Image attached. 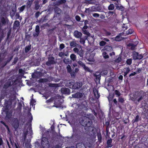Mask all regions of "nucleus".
I'll return each mask as SVG.
<instances>
[{"label":"nucleus","instance_id":"nucleus-1","mask_svg":"<svg viewBox=\"0 0 148 148\" xmlns=\"http://www.w3.org/2000/svg\"><path fill=\"white\" fill-rule=\"evenodd\" d=\"M10 102L7 100L5 101L4 104V107L2 108V114H6L5 119L8 121H9L10 120L12 116V112L11 111H9V108L10 107V104H9Z\"/></svg>","mask_w":148,"mask_h":148},{"label":"nucleus","instance_id":"nucleus-2","mask_svg":"<svg viewBox=\"0 0 148 148\" xmlns=\"http://www.w3.org/2000/svg\"><path fill=\"white\" fill-rule=\"evenodd\" d=\"M32 134V131L31 127H28L27 130H24L23 134V138L22 139L23 141L25 142V145L27 148L29 147L30 143L31 141L30 139H26L27 135L30 136V138H31V135Z\"/></svg>","mask_w":148,"mask_h":148},{"label":"nucleus","instance_id":"nucleus-3","mask_svg":"<svg viewBox=\"0 0 148 148\" xmlns=\"http://www.w3.org/2000/svg\"><path fill=\"white\" fill-rule=\"evenodd\" d=\"M87 102L85 100H84L80 103H74L73 105L75 110L78 111L83 110H85L87 106Z\"/></svg>","mask_w":148,"mask_h":148},{"label":"nucleus","instance_id":"nucleus-4","mask_svg":"<svg viewBox=\"0 0 148 148\" xmlns=\"http://www.w3.org/2000/svg\"><path fill=\"white\" fill-rule=\"evenodd\" d=\"M80 124L84 126L89 127L92 124V121L86 116H82L79 120Z\"/></svg>","mask_w":148,"mask_h":148},{"label":"nucleus","instance_id":"nucleus-5","mask_svg":"<svg viewBox=\"0 0 148 148\" xmlns=\"http://www.w3.org/2000/svg\"><path fill=\"white\" fill-rule=\"evenodd\" d=\"M146 93L145 92L140 91L138 92L136 95L135 100L138 102H140L142 100L146 98Z\"/></svg>","mask_w":148,"mask_h":148},{"label":"nucleus","instance_id":"nucleus-6","mask_svg":"<svg viewBox=\"0 0 148 148\" xmlns=\"http://www.w3.org/2000/svg\"><path fill=\"white\" fill-rule=\"evenodd\" d=\"M77 63L78 64L79 66L83 68L85 71L90 73H91L93 72V71L90 70L88 67L86 66L85 64L81 61L79 60L77 62Z\"/></svg>","mask_w":148,"mask_h":148},{"label":"nucleus","instance_id":"nucleus-7","mask_svg":"<svg viewBox=\"0 0 148 148\" xmlns=\"http://www.w3.org/2000/svg\"><path fill=\"white\" fill-rule=\"evenodd\" d=\"M48 61L46 63V64L47 66H50L51 64L56 63V61L55 60L53 56L48 58Z\"/></svg>","mask_w":148,"mask_h":148},{"label":"nucleus","instance_id":"nucleus-8","mask_svg":"<svg viewBox=\"0 0 148 148\" xmlns=\"http://www.w3.org/2000/svg\"><path fill=\"white\" fill-rule=\"evenodd\" d=\"M81 48V49L79 50L78 48L75 47L73 49V51L75 53H77L79 55L80 57L83 58L84 56V51L82 49V48Z\"/></svg>","mask_w":148,"mask_h":148},{"label":"nucleus","instance_id":"nucleus-9","mask_svg":"<svg viewBox=\"0 0 148 148\" xmlns=\"http://www.w3.org/2000/svg\"><path fill=\"white\" fill-rule=\"evenodd\" d=\"M73 131L75 134H76L75 137L77 138V140L80 139L82 133L81 131L78 129H74L73 128Z\"/></svg>","mask_w":148,"mask_h":148},{"label":"nucleus","instance_id":"nucleus-10","mask_svg":"<svg viewBox=\"0 0 148 148\" xmlns=\"http://www.w3.org/2000/svg\"><path fill=\"white\" fill-rule=\"evenodd\" d=\"M82 85V84L81 82H76L74 83L72 86V88L74 89H78L80 88Z\"/></svg>","mask_w":148,"mask_h":148},{"label":"nucleus","instance_id":"nucleus-11","mask_svg":"<svg viewBox=\"0 0 148 148\" xmlns=\"http://www.w3.org/2000/svg\"><path fill=\"white\" fill-rule=\"evenodd\" d=\"M54 10L55 14L54 15L53 18L55 17H57V15H60V14L62 12V10L60 8L58 7H56L54 8Z\"/></svg>","mask_w":148,"mask_h":148},{"label":"nucleus","instance_id":"nucleus-12","mask_svg":"<svg viewBox=\"0 0 148 148\" xmlns=\"http://www.w3.org/2000/svg\"><path fill=\"white\" fill-rule=\"evenodd\" d=\"M84 95V94L82 93L77 92L73 94L72 96L73 98L80 99L82 98Z\"/></svg>","mask_w":148,"mask_h":148},{"label":"nucleus","instance_id":"nucleus-13","mask_svg":"<svg viewBox=\"0 0 148 148\" xmlns=\"http://www.w3.org/2000/svg\"><path fill=\"white\" fill-rule=\"evenodd\" d=\"M66 1V0H58L53 3V5L54 6H59L60 5L65 3Z\"/></svg>","mask_w":148,"mask_h":148},{"label":"nucleus","instance_id":"nucleus-14","mask_svg":"<svg viewBox=\"0 0 148 148\" xmlns=\"http://www.w3.org/2000/svg\"><path fill=\"white\" fill-rule=\"evenodd\" d=\"M8 21V19L7 18H5L4 17L1 18V23H0V30L1 29V27L2 26L5 25L7 23Z\"/></svg>","mask_w":148,"mask_h":148},{"label":"nucleus","instance_id":"nucleus-15","mask_svg":"<svg viewBox=\"0 0 148 148\" xmlns=\"http://www.w3.org/2000/svg\"><path fill=\"white\" fill-rule=\"evenodd\" d=\"M70 46L71 48L76 47H77L79 48H81L82 47L80 45L78 44L75 41H73L70 42Z\"/></svg>","mask_w":148,"mask_h":148},{"label":"nucleus","instance_id":"nucleus-16","mask_svg":"<svg viewBox=\"0 0 148 148\" xmlns=\"http://www.w3.org/2000/svg\"><path fill=\"white\" fill-rule=\"evenodd\" d=\"M93 75L95 77L96 82H99L101 77L100 74L98 72H96L95 73H94Z\"/></svg>","mask_w":148,"mask_h":148},{"label":"nucleus","instance_id":"nucleus-17","mask_svg":"<svg viewBox=\"0 0 148 148\" xmlns=\"http://www.w3.org/2000/svg\"><path fill=\"white\" fill-rule=\"evenodd\" d=\"M73 35L75 38L79 39L82 37V34L77 30H75L73 32Z\"/></svg>","mask_w":148,"mask_h":148},{"label":"nucleus","instance_id":"nucleus-18","mask_svg":"<svg viewBox=\"0 0 148 148\" xmlns=\"http://www.w3.org/2000/svg\"><path fill=\"white\" fill-rule=\"evenodd\" d=\"M62 93L63 94L69 95L70 93V90L67 88H62L61 89Z\"/></svg>","mask_w":148,"mask_h":148},{"label":"nucleus","instance_id":"nucleus-19","mask_svg":"<svg viewBox=\"0 0 148 148\" xmlns=\"http://www.w3.org/2000/svg\"><path fill=\"white\" fill-rule=\"evenodd\" d=\"M138 44V42L136 41L134 43H130L127 46L128 47H130V49L132 50L135 49L137 45Z\"/></svg>","mask_w":148,"mask_h":148},{"label":"nucleus","instance_id":"nucleus-20","mask_svg":"<svg viewBox=\"0 0 148 148\" xmlns=\"http://www.w3.org/2000/svg\"><path fill=\"white\" fill-rule=\"evenodd\" d=\"M40 1L39 0H36L34 2V9L36 10H38L40 7L41 4H39Z\"/></svg>","mask_w":148,"mask_h":148},{"label":"nucleus","instance_id":"nucleus-21","mask_svg":"<svg viewBox=\"0 0 148 148\" xmlns=\"http://www.w3.org/2000/svg\"><path fill=\"white\" fill-rule=\"evenodd\" d=\"M12 125L15 130H16L19 126V123L17 119H16L13 122Z\"/></svg>","mask_w":148,"mask_h":148},{"label":"nucleus","instance_id":"nucleus-22","mask_svg":"<svg viewBox=\"0 0 148 148\" xmlns=\"http://www.w3.org/2000/svg\"><path fill=\"white\" fill-rule=\"evenodd\" d=\"M87 36H84L82 37H81V38H79L80 39L79 41V42L80 44H82L84 46L85 41L87 39Z\"/></svg>","mask_w":148,"mask_h":148},{"label":"nucleus","instance_id":"nucleus-23","mask_svg":"<svg viewBox=\"0 0 148 148\" xmlns=\"http://www.w3.org/2000/svg\"><path fill=\"white\" fill-rule=\"evenodd\" d=\"M20 23L18 21H16L14 23L13 25V29L19 28Z\"/></svg>","mask_w":148,"mask_h":148},{"label":"nucleus","instance_id":"nucleus-24","mask_svg":"<svg viewBox=\"0 0 148 148\" xmlns=\"http://www.w3.org/2000/svg\"><path fill=\"white\" fill-rule=\"evenodd\" d=\"M93 91L95 97L98 99L100 96L99 94L98 93V90L96 88L94 87L93 88Z\"/></svg>","mask_w":148,"mask_h":148},{"label":"nucleus","instance_id":"nucleus-25","mask_svg":"<svg viewBox=\"0 0 148 148\" xmlns=\"http://www.w3.org/2000/svg\"><path fill=\"white\" fill-rule=\"evenodd\" d=\"M63 61L65 64L68 65L71 64L72 62V61L71 60L67 58H64L63 59Z\"/></svg>","mask_w":148,"mask_h":148},{"label":"nucleus","instance_id":"nucleus-26","mask_svg":"<svg viewBox=\"0 0 148 148\" xmlns=\"http://www.w3.org/2000/svg\"><path fill=\"white\" fill-rule=\"evenodd\" d=\"M114 97V95L113 94L112 96H111L110 95H109V96L108 97V99L109 101L110 105V109L112 107V99Z\"/></svg>","mask_w":148,"mask_h":148},{"label":"nucleus","instance_id":"nucleus-27","mask_svg":"<svg viewBox=\"0 0 148 148\" xmlns=\"http://www.w3.org/2000/svg\"><path fill=\"white\" fill-rule=\"evenodd\" d=\"M48 80L50 81H53L55 82H59L60 80V79L58 78H55L54 77H49L48 78Z\"/></svg>","mask_w":148,"mask_h":148},{"label":"nucleus","instance_id":"nucleus-28","mask_svg":"<svg viewBox=\"0 0 148 148\" xmlns=\"http://www.w3.org/2000/svg\"><path fill=\"white\" fill-rule=\"evenodd\" d=\"M123 70L124 71V76L125 77H126L127 74L130 71V69L128 67L125 68L124 69H123Z\"/></svg>","mask_w":148,"mask_h":148},{"label":"nucleus","instance_id":"nucleus-29","mask_svg":"<svg viewBox=\"0 0 148 148\" xmlns=\"http://www.w3.org/2000/svg\"><path fill=\"white\" fill-rule=\"evenodd\" d=\"M104 49L106 51L108 52L112 51L113 50L112 47L110 46H106L104 47Z\"/></svg>","mask_w":148,"mask_h":148},{"label":"nucleus","instance_id":"nucleus-30","mask_svg":"<svg viewBox=\"0 0 148 148\" xmlns=\"http://www.w3.org/2000/svg\"><path fill=\"white\" fill-rule=\"evenodd\" d=\"M112 140L111 138H110V139H108L107 142V145L108 147H111L113 145L112 144Z\"/></svg>","mask_w":148,"mask_h":148},{"label":"nucleus","instance_id":"nucleus-31","mask_svg":"<svg viewBox=\"0 0 148 148\" xmlns=\"http://www.w3.org/2000/svg\"><path fill=\"white\" fill-rule=\"evenodd\" d=\"M92 145V143L90 142V141H88L86 142L84 144V145L85 146V147H88L89 148H90Z\"/></svg>","mask_w":148,"mask_h":148},{"label":"nucleus","instance_id":"nucleus-32","mask_svg":"<svg viewBox=\"0 0 148 148\" xmlns=\"http://www.w3.org/2000/svg\"><path fill=\"white\" fill-rule=\"evenodd\" d=\"M48 142L47 139L46 138H43L41 141V145L42 146H43L45 144H47Z\"/></svg>","mask_w":148,"mask_h":148},{"label":"nucleus","instance_id":"nucleus-33","mask_svg":"<svg viewBox=\"0 0 148 148\" xmlns=\"http://www.w3.org/2000/svg\"><path fill=\"white\" fill-rule=\"evenodd\" d=\"M71 60H72L73 61H75L76 60V56L74 53L71 54L70 56Z\"/></svg>","mask_w":148,"mask_h":148},{"label":"nucleus","instance_id":"nucleus-34","mask_svg":"<svg viewBox=\"0 0 148 148\" xmlns=\"http://www.w3.org/2000/svg\"><path fill=\"white\" fill-rule=\"evenodd\" d=\"M31 49V46L29 45L26 46L25 48V53H27Z\"/></svg>","mask_w":148,"mask_h":148},{"label":"nucleus","instance_id":"nucleus-35","mask_svg":"<svg viewBox=\"0 0 148 148\" xmlns=\"http://www.w3.org/2000/svg\"><path fill=\"white\" fill-rule=\"evenodd\" d=\"M123 38L121 37V35H118L115 38V40L116 41H120L123 40Z\"/></svg>","mask_w":148,"mask_h":148},{"label":"nucleus","instance_id":"nucleus-36","mask_svg":"<svg viewBox=\"0 0 148 148\" xmlns=\"http://www.w3.org/2000/svg\"><path fill=\"white\" fill-rule=\"evenodd\" d=\"M10 56H9L7 60L6 61V62L5 63L4 65L3 66V67H4V66H5L7 64L9 63L11 60L13 58V56L12 55H10Z\"/></svg>","mask_w":148,"mask_h":148},{"label":"nucleus","instance_id":"nucleus-37","mask_svg":"<svg viewBox=\"0 0 148 148\" xmlns=\"http://www.w3.org/2000/svg\"><path fill=\"white\" fill-rule=\"evenodd\" d=\"M34 65L35 66H38L40 64V62L38 59L35 60L33 62Z\"/></svg>","mask_w":148,"mask_h":148},{"label":"nucleus","instance_id":"nucleus-38","mask_svg":"<svg viewBox=\"0 0 148 148\" xmlns=\"http://www.w3.org/2000/svg\"><path fill=\"white\" fill-rule=\"evenodd\" d=\"M110 123L108 122H106L105 123V125L106 127V134H108V132L109 131V125Z\"/></svg>","mask_w":148,"mask_h":148},{"label":"nucleus","instance_id":"nucleus-39","mask_svg":"<svg viewBox=\"0 0 148 148\" xmlns=\"http://www.w3.org/2000/svg\"><path fill=\"white\" fill-rule=\"evenodd\" d=\"M11 84V83L10 82H8L5 83L4 85L3 88L4 89H7L9 87Z\"/></svg>","mask_w":148,"mask_h":148},{"label":"nucleus","instance_id":"nucleus-40","mask_svg":"<svg viewBox=\"0 0 148 148\" xmlns=\"http://www.w3.org/2000/svg\"><path fill=\"white\" fill-rule=\"evenodd\" d=\"M92 8L93 7H92L91 8V9H90V8H86L85 12L86 14H89L93 11L92 10Z\"/></svg>","mask_w":148,"mask_h":148},{"label":"nucleus","instance_id":"nucleus-41","mask_svg":"<svg viewBox=\"0 0 148 148\" xmlns=\"http://www.w3.org/2000/svg\"><path fill=\"white\" fill-rule=\"evenodd\" d=\"M66 69L68 73H70L72 71V69L70 65H68L66 67Z\"/></svg>","mask_w":148,"mask_h":148},{"label":"nucleus","instance_id":"nucleus-42","mask_svg":"<svg viewBox=\"0 0 148 148\" xmlns=\"http://www.w3.org/2000/svg\"><path fill=\"white\" fill-rule=\"evenodd\" d=\"M139 116L137 115L135 117V119H133L132 122L133 123H134L135 122H138L139 120Z\"/></svg>","mask_w":148,"mask_h":148},{"label":"nucleus","instance_id":"nucleus-43","mask_svg":"<svg viewBox=\"0 0 148 148\" xmlns=\"http://www.w3.org/2000/svg\"><path fill=\"white\" fill-rule=\"evenodd\" d=\"M97 136L98 139V141L100 143L101 141L102 137L100 133L97 134Z\"/></svg>","mask_w":148,"mask_h":148},{"label":"nucleus","instance_id":"nucleus-44","mask_svg":"<svg viewBox=\"0 0 148 148\" xmlns=\"http://www.w3.org/2000/svg\"><path fill=\"white\" fill-rule=\"evenodd\" d=\"M138 53L136 52H134L133 54V58L134 60L137 59L138 57Z\"/></svg>","mask_w":148,"mask_h":148},{"label":"nucleus","instance_id":"nucleus-45","mask_svg":"<svg viewBox=\"0 0 148 148\" xmlns=\"http://www.w3.org/2000/svg\"><path fill=\"white\" fill-rule=\"evenodd\" d=\"M116 8L118 10H120L121 11H123L124 9V7L122 5H116Z\"/></svg>","mask_w":148,"mask_h":148},{"label":"nucleus","instance_id":"nucleus-46","mask_svg":"<svg viewBox=\"0 0 148 148\" xmlns=\"http://www.w3.org/2000/svg\"><path fill=\"white\" fill-rule=\"evenodd\" d=\"M83 33L84 34L87 35V36H90V34L86 29H82Z\"/></svg>","mask_w":148,"mask_h":148},{"label":"nucleus","instance_id":"nucleus-47","mask_svg":"<svg viewBox=\"0 0 148 148\" xmlns=\"http://www.w3.org/2000/svg\"><path fill=\"white\" fill-rule=\"evenodd\" d=\"M32 3L31 2H29V1H27L26 3V7L27 8H30L32 5Z\"/></svg>","mask_w":148,"mask_h":148},{"label":"nucleus","instance_id":"nucleus-48","mask_svg":"<svg viewBox=\"0 0 148 148\" xmlns=\"http://www.w3.org/2000/svg\"><path fill=\"white\" fill-rule=\"evenodd\" d=\"M134 32L132 29H130L128 30L126 32V34H131Z\"/></svg>","mask_w":148,"mask_h":148},{"label":"nucleus","instance_id":"nucleus-49","mask_svg":"<svg viewBox=\"0 0 148 148\" xmlns=\"http://www.w3.org/2000/svg\"><path fill=\"white\" fill-rule=\"evenodd\" d=\"M109 10H112L114 9V6L113 4H111L108 7Z\"/></svg>","mask_w":148,"mask_h":148},{"label":"nucleus","instance_id":"nucleus-50","mask_svg":"<svg viewBox=\"0 0 148 148\" xmlns=\"http://www.w3.org/2000/svg\"><path fill=\"white\" fill-rule=\"evenodd\" d=\"M25 7L26 5H24L22 6L20 8H18V9L19 10V12H23L25 8Z\"/></svg>","mask_w":148,"mask_h":148},{"label":"nucleus","instance_id":"nucleus-51","mask_svg":"<svg viewBox=\"0 0 148 148\" xmlns=\"http://www.w3.org/2000/svg\"><path fill=\"white\" fill-rule=\"evenodd\" d=\"M18 60V58L17 57H16L15 58H14L13 61L12 63V65H14L16 64Z\"/></svg>","mask_w":148,"mask_h":148},{"label":"nucleus","instance_id":"nucleus-52","mask_svg":"<svg viewBox=\"0 0 148 148\" xmlns=\"http://www.w3.org/2000/svg\"><path fill=\"white\" fill-rule=\"evenodd\" d=\"M18 72L21 75H23L25 72V71L22 69H19L18 70Z\"/></svg>","mask_w":148,"mask_h":148},{"label":"nucleus","instance_id":"nucleus-53","mask_svg":"<svg viewBox=\"0 0 148 148\" xmlns=\"http://www.w3.org/2000/svg\"><path fill=\"white\" fill-rule=\"evenodd\" d=\"M73 71H71V73H69L71 75L72 77L73 78H75V76L76 75V74Z\"/></svg>","mask_w":148,"mask_h":148},{"label":"nucleus","instance_id":"nucleus-54","mask_svg":"<svg viewBox=\"0 0 148 148\" xmlns=\"http://www.w3.org/2000/svg\"><path fill=\"white\" fill-rule=\"evenodd\" d=\"M107 53L106 52H104L103 53L102 55L103 58L105 59L108 58H109V56L108 55H107Z\"/></svg>","mask_w":148,"mask_h":148},{"label":"nucleus","instance_id":"nucleus-55","mask_svg":"<svg viewBox=\"0 0 148 148\" xmlns=\"http://www.w3.org/2000/svg\"><path fill=\"white\" fill-rule=\"evenodd\" d=\"M15 12V10L14 9H12L11 11L10 12V15L11 17H13L14 15Z\"/></svg>","mask_w":148,"mask_h":148},{"label":"nucleus","instance_id":"nucleus-56","mask_svg":"<svg viewBox=\"0 0 148 148\" xmlns=\"http://www.w3.org/2000/svg\"><path fill=\"white\" fill-rule=\"evenodd\" d=\"M122 59L121 57H119L115 60V62L117 63H119L121 61Z\"/></svg>","mask_w":148,"mask_h":148},{"label":"nucleus","instance_id":"nucleus-57","mask_svg":"<svg viewBox=\"0 0 148 148\" xmlns=\"http://www.w3.org/2000/svg\"><path fill=\"white\" fill-rule=\"evenodd\" d=\"M132 63V59H129L127 60L126 61L127 64L129 65H130Z\"/></svg>","mask_w":148,"mask_h":148},{"label":"nucleus","instance_id":"nucleus-58","mask_svg":"<svg viewBox=\"0 0 148 148\" xmlns=\"http://www.w3.org/2000/svg\"><path fill=\"white\" fill-rule=\"evenodd\" d=\"M122 27L124 30H126L128 28L127 24H124L122 26Z\"/></svg>","mask_w":148,"mask_h":148},{"label":"nucleus","instance_id":"nucleus-59","mask_svg":"<svg viewBox=\"0 0 148 148\" xmlns=\"http://www.w3.org/2000/svg\"><path fill=\"white\" fill-rule=\"evenodd\" d=\"M72 85V82H71L70 81H68L67 82V83L66 84V86H69Z\"/></svg>","mask_w":148,"mask_h":148},{"label":"nucleus","instance_id":"nucleus-60","mask_svg":"<svg viewBox=\"0 0 148 148\" xmlns=\"http://www.w3.org/2000/svg\"><path fill=\"white\" fill-rule=\"evenodd\" d=\"M28 117L29 118V121H28V123H29L32 122V117L31 115V113H29L28 114Z\"/></svg>","mask_w":148,"mask_h":148},{"label":"nucleus","instance_id":"nucleus-61","mask_svg":"<svg viewBox=\"0 0 148 148\" xmlns=\"http://www.w3.org/2000/svg\"><path fill=\"white\" fill-rule=\"evenodd\" d=\"M89 2V4H95L96 2V0H90Z\"/></svg>","mask_w":148,"mask_h":148},{"label":"nucleus","instance_id":"nucleus-62","mask_svg":"<svg viewBox=\"0 0 148 148\" xmlns=\"http://www.w3.org/2000/svg\"><path fill=\"white\" fill-rule=\"evenodd\" d=\"M106 44V42L103 41H101L99 42V45L100 46H103L105 45Z\"/></svg>","mask_w":148,"mask_h":148},{"label":"nucleus","instance_id":"nucleus-63","mask_svg":"<svg viewBox=\"0 0 148 148\" xmlns=\"http://www.w3.org/2000/svg\"><path fill=\"white\" fill-rule=\"evenodd\" d=\"M45 18H42L38 21V22L40 23H42L45 22Z\"/></svg>","mask_w":148,"mask_h":148},{"label":"nucleus","instance_id":"nucleus-64","mask_svg":"<svg viewBox=\"0 0 148 148\" xmlns=\"http://www.w3.org/2000/svg\"><path fill=\"white\" fill-rule=\"evenodd\" d=\"M40 28L39 27L38 25H37L36 26L35 28V32L39 33L40 32Z\"/></svg>","mask_w":148,"mask_h":148}]
</instances>
